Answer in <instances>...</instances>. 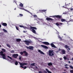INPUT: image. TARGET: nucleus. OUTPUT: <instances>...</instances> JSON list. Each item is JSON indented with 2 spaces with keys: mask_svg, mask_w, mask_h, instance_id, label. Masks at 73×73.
I'll return each mask as SVG.
<instances>
[{
  "mask_svg": "<svg viewBox=\"0 0 73 73\" xmlns=\"http://www.w3.org/2000/svg\"><path fill=\"white\" fill-rule=\"evenodd\" d=\"M48 54L49 56H51V57H52L54 55V52L53 50H50L48 51Z\"/></svg>",
  "mask_w": 73,
  "mask_h": 73,
  "instance_id": "1",
  "label": "nucleus"
},
{
  "mask_svg": "<svg viewBox=\"0 0 73 73\" xmlns=\"http://www.w3.org/2000/svg\"><path fill=\"white\" fill-rule=\"evenodd\" d=\"M19 64H20V65H21L20 67H21V68H23L25 69L27 68V67L25 66V67H24L23 66H24V65H27V63H19Z\"/></svg>",
  "mask_w": 73,
  "mask_h": 73,
  "instance_id": "2",
  "label": "nucleus"
},
{
  "mask_svg": "<svg viewBox=\"0 0 73 73\" xmlns=\"http://www.w3.org/2000/svg\"><path fill=\"white\" fill-rule=\"evenodd\" d=\"M3 52L2 51H1L0 52V54H1V55L2 56V58L3 59H5V60L6 59V58L5 57V54H3Z\"/></svg>",
  "mask_w": 73,
  "mask_h": 73,
  "instance_id": "3",
  "label": "nucleus"
},
{
  "mask_svg": "<svg viewBox=\"0 0 73 73\" xmlns=\"http://www.w3.org/2000/svg\"><path fill=\"white\" fill-rule=\"evenodd\" d=\"M25 42V44L27 45H29V44H31V43H33V42L32 41H27L25 40L24 41Z\"/></svg>",
  "mask_w": 73,
  "mask_h": 73,
  "instance_id": "4",
  "label": "nucleus"
},
{
  "mask_svg": "<svg viewBox=\"0 0 73 73\" xmlns=\"http://www.w3.org/2000/svg\"><path fill=\"white\" fill-rule=\"evenodd\" d=\"M52 17H56L59 19H62V16L60 15H54Z\"/></svg>",
  "mask_w": 73,
  "mask_h": 73,
  "instance_id": "5",
  "label": "nucleus"
},
{
  "mask_svg": "<svg viewBox=\"0 0 73 73\" xmlns=\"http://www.w3.org/2000/svg\"><path fill=\"white\" fill-rule=\"evenodd\" d=\"M12 56L14 58H17L19 56V54H14Z\"/></svg>",
  "mask_w": 73,
  "mask_h": 73,
  "instance_id": "6",
  "label": "nucleus"
},
{
  "mask_svg": "<svg viewBox=\"0 0 73 73\" xmlns=\"http://www.w3.org/2000/svg\"><path fill=\"white\" fill-rule=\"evenodd\" d=\"M30 30H32V29H37V28L35 27H33L32 26H30Z\"/></svg>",
  "mask_w": 73,
  "mask_h": 73,
  "instance_id": "7",
  "label": "nucleus"
},
{
  "mask_svg": "<svg viewBox=\"0 0 73 73\" xmlns=\"http://www.w3.org/2000/svg\"><path fill=\"white\" fill-rule=\"evenodd\" d=\"M29 47L27 46L26 48H27V49H29L31 50H33V46H29Z\"/></svg>",
  "mask_w": 73,
  "mask_h": 73,
  "instance_id": "8",
  "label": "nucleus"
},
{
  "mask_svg": "<svg viewBox=\"0 0 73 73\" xmlns=\"http://www.w3.org/2000/svg\"><path fill=\"white\" fill-rule=\"evenodd\" d=\"M50 45L51 46V47H52V48H57V47H56V46H55L54 44H53V43H51L50 44Z\"/></svg>",
  "mask_w": 73,
  "mask_h": 73,
  "instance_id": "9",
  "label": "nucleus"
},
{
  "mask_svg": "<svg viewBox=\"0 0 73 73\" xmlns=\"http://www.w3.org/2000/svg\"><path fill=\"white\" fill-rule=\"evenodd\" d=\"M46 20H47V21H50H50H53V20H53V19L50 17L46 18Z\"/></svg>",
  "mask_w": 73,
  "mask_h": 73,
  "instance_id": "10",
  "label": "nucleus"
},
{
  "mask_svg": "<svg viewBox=\"0 0 73 73\" xmlns=\"http://www.w3.org/2000/svg\"><path fill=\"white\" fill-rule=\"evenodd\" d=\"M62 24H63V23L60 22L59 23H56V25L57 26H60L61 25H62Z\"/></svg>",
  "mask_w": 73,
  "mask_h": 73,
  "instance_id": "11",
  "label": "nucleus"
},
{
  "mask_svg": "<svg viewBox=\"0 0 73 73\" xmlns=\"http://www.w3.org/2000/svg\"><path fill=\"white\" fill-rule=\"evenodd\" d=\"M42 43H43V44H45V45H50V44L49 43V42H43Z\"/></svg>",
  "mask_w": 73,
  "mask_h": 73,
  "instance_id": "12",
  "label": "nucleus"
},
{
  "mask_svg": "<svg viewBox=\"0 0 73 73\" xmlns=\"http://www.w3.org/2000/svg\"><path fill=\"white\" fill-rule=\"evenodd\" d=\"M41 46L43 47V48H44L45 49H48V46L44 45H41Z\"/></svg>",
  "mask_w": 73,
  "mask_h": 73,
  "instance_id": "13",
  "label": "nucleus"
},
{
  "mask_svg": "<svg viewBox=\"0 0 73 73\" xmlns=\"http://www.w3.org/2000/svg\"><path fill=\"white\" fill-rule=\"evenodd\" d=\"M23 52L24 53H25V56H28V53H27V51H23Z\"/></svg>",
  "mask_w": 73,
  "mask_h": 73,
  "instance_id": "14",
  "label": "nucleus"
},
{
  "mask_svg": "<svg viewBox=\"0 0 73 73\" xmlns=\"http://www.w3.org/2000/svg\"><path fill=\"white\" fill-rule=\"evenodd\" d=\"M62 53L63 54H65V53H66V52L65 51V50H62L61 51Z\"/></svg>",
  "mask_w": 73,
  "mask_h": 73,
  "instance_id": "15",
  "label": "nucleus"
},
{
  "mask_svg": "<svg viewBox=\"0 0 73 73\" xmlns=\"http://www.w3.org/2000/svg\"><path fill=\"white\" fill-rule=\"evenodd\" d=\"M2 25L4 27H7V24L6 23H3L2 24Z\"/></svg>",
  "mask_w": 73,
  "mask_h": 73,
  "instance_id": "16",
  "label": "nucleus"
},
{
  "mask_svg": "<svg viewBox=\"0 0 73 73\" xmlns=\"http://www.w3.org/2000/svg\"><path fill=\"white\" fill-rule=\"evenodd\" d=\"M32 31L33 33H35V34H36V31L34 29H31V30H30Z\"/></svg>",
  "mask_w": 73,
  "mask_h": 73,
  "instance_id": "17",
  "label": "nucleus"
},
{
  "mask_svg": "<svg viewBox=\"0 0 73 73\" xmlns=\"http://www.w3.org/2000/svg\"><path fill=\"white\" fill-rule=\"evenodd\" d=\"M21 39L20 38H17L16 39V41H17V42H20L21 41Z\"/></svg>",
  "mask_w": 73,
  "mask_h": 73,
  "instance_id": "18",
  "label": "nucleus"
},
{
  "mask_svg": "<svg viewBox=\"0 0 73 73\" xmlns=\"http://www.w3.org/2000/svg\"><path fill=\"white\" fill-rule=\"evenodd\" d=\"M48 66H52V65H53V64H52V63L51 62L48 63Z\"/></svg>",
  "mask_w": 73,
  "mask_h": 73,
  "instance_id": "19",
  "label": "nucleus"
},
{
  "mask_svg": "<svg viewBox=\"0 0 73 73\" xmlns=\"http://www.w3.org/2000/svg\"><path fill=\"white\" fill-rule=\"evenodd\" d=\"M38 51L39 52V53H40L41 54H44V53L43 52L41 51V50H38Z\"/></svg>",
  "mask_w": 73,
  "mask_h": 73,
  "instance_id": "20",
  "label": "nucleus"
},
{
  "mask_svg": "<svg viewBox=\"0 0 73 73\" xmlns=\"http://www.w3.org/2000/svg\"><path fill=\"white\" fill-rule=\"evenodd\" d=\"M61 21H62V22H64L65 21H66V20L64 19H61Z\"/></svg>",
  "mask_w": 73,
  "mask_h": 73,
  "instance_id": "21",
  "label": "nucleus"
},
{
  "mask_svg": "<svg viewBox=\"0 0 73 73\" xmlns=\"http://www.w3.org/2000/svg\"><path fill=\"white\" fill-rule=\"evenodd\" d=\"M43 12H46V10H39V12H40V13Z\"/></svg>",
  "mask_w": 73,
  "mask_h": 73,
  "instance_id": "22",
  "label": "nucleus"
},
{
  "mask_svg": "<svg viewBox=\"0 0 73 73\" xmlns=\"http://www.w3.org/2000/svg\"><path fill=\"white\" fill-rule=\"evenodd\" d=\"M24 5L23 4V3H20L19 4V6L21 7H23V6Z\"/></svg>",
  "mask_w": 73,
  "mask_h": 73,
  "instance_id": "23",
  "label": "nucleus"
},
{
  "mask_svg": "<svg viewBox=\"0 0 73 73\" xmlns=\"http://www.w3.org/2000/svg\"><path fill=\"white\" fill-rule=\"evenodd\" d=\"M25 11H26L27 12H28L29 13L31 14V15H32V13H31L30 12H29L28 10L26 9H24Z\"/></svg>",
  "mask_w": 73,
  "mask_h": 73,
  "instance_id": "24",
  "label": "nucleus"
},
{
  "mask_svg": "<svg viewBox=\"0 0 73 73\" xmlns=\"http://www.w3.org/2000/svg\"><path fill=\"white\" fill-rule=\"evenodd\" d=\"M46 70L47 71V72H48V73H52V72H51L49 71V70H48V69L46 68Z\"/></svg>",
  "mask_w": 73,
  "mask_h": 73,
  "instance_id": "25",
  "label": "nucleus"
},
{
  "mask_svg": "<svg viewBox=\"0 0 73 73\" xmlns=\"http://www.w3.org/2000/svg\"><path fill=\"white\" fill-rule=\"evenodd\" d=\"M64 47L65 48H66V49H67V48H69V46H68V45H65Z\"/></svg>",
  "mask_w": 73,
  "mask_h": 73,
  "instance_id": "26",
  "label": "nucleus"
},
{
  "mask_svg": "<svg viewBox=\"0 0 73 73\" xmlns=\"http://www.w3.org/2000/svg\"><path fill=\"white\" fill-rule=\"evenodd\" d=\"M35 63H32L31 64V66H36V65H35Z\"/></svg>",
  "mask_w": 73,
  "mask_h": 73,
  "instance_id": "27",
  "label": "nucleus"
},
{
  "mask_svg": "<svg viewBox=\"0 0 73 73\" xmlns=\"http://www.w3.org/2000/svg\"><path fill=\"white\" fill-rule=\"evenodd\" d=\"M7 57H8V58H9L10 59V60H12V57H11L9 56H7Z\"/></svg>",
  "mask_w": 73,
  "mask_h": 73,
  "instance_id": "28",
  "label": "nucleus"
},
{
  "mask_svg": "<svg viewBox=\"0 0 73 73\" xmlns=\"http://www.w3.org/2000/svg\"><path fill=\"white\" fill-rule=\"evenodd\" d=\"M3 31H4V32H5L6 33H7V30H6L5 29H3Z\"/></svg>",
  "mask_w": 73,
  "mask_h": 73,
  "instance_id": "29",
  "label": "nucleus"
},
{
  "mask_svg": "<svg viewBox=\"0 0 73 73\" xmlns=\"http://www.w3.org/2000/svg\"><path fill=\"white\" fill-rule=\"evenodd\" d=\"M64 58L65 60H66L67 59V57L66 56H64Z\"/></svg>",
  "mask_w": 73,
  "mask_h": 73,
  "instance_id": "30",
  "label": "nucleus"
},
{
  "mask_svg": "<svg viewBox=\"0 0 73 73\" xmlns=\"http://www.w3.org/2000/svg\"><path fill=\"white\" fill-rule=\"evenodd\" d=\"M15 65H18V62H17V61H16L15 63Z\"/></svg>",
  "mask_w": 73,
  "mask_h": 73,
  "instance_id": "31",
  "label": "nucleus"
},
{
  "mask_svg": "<svg viewBox=\"0 0 73 73\" xmlns=\"http://www.w3.org/2000/svg\"><path fill=\"white\" fill-rule=\"evenodd\" d=\"M11 52L12 53H15V51L14 50H12L11 51Z\"/></svg>",
  "mask_w": 73,
  "mask_h": 73,
  "instance_id": "32",
  "label": "nucleus"
},
{
  "mask_svg": "<svg viewBox=\"0 0 73 73\" xmlns=\"http://www.w3.org/2000/svg\"><path fill=\"white\" fill-rule=\"evenodd\" d=\"M19 60H21V56H19Z\"/></svg>",
  "mask_w": 73,
  "mask_h": 73,
  "instance_id": "33",
  "label": "nucleus"
},
{
  "mask_svg": "<svg viewBox=\"0 0 73 73\" xmlns=\"http://www.w3.org/2000/svg\"><path fill=\"white\" fill-rule=\"evenodd\" d=\"M20 27H21V28H25V27H24V26H23V25H20L19 26Z\"/></svg>",
  "mask_w": 73,
  "mask_h": 73,
  "instance_id": "34",
  "label": "nucleus"
},
{
  "mask_svg": "<svg viewBox=\"0 0 73 73\" xmlns=\"http://www.w3.org/2000/svg\"><path fill=\"white\" fill-rule=\"evenodd\" d=\"M15 27H16L17 30V31H19V29L18 27H17V26H15Z\"/></svg>",
  "mask_w": 73,
  "mask_h": 73,
  "instance_id": "35",
  "label": "nucleus"
},
{
  "mask_svg": "<svg viewBox=\"0 0 73 73\" xmlns=\"http://www.w3.org/2000/svg\"><path fill=\"white\" fill-rule=\"evenodd\" d=\"M2 50L4 52H5V49H4V48H2Z\"/></svg>",
  "mask_w": 73,
  "mask_h": 73,
  "instance_id": "36",
  "label": "nucleus"
},
{
  "mask_svg": "<svg viewBox=\"0 0 73 73\" xmlns=\"http://www.w3.org/2000/svg\"><path fill=\"white\" fill-rule=\"evenodd\" d=\"M69 66L71 69H73V67L72 66L70 65Z\"/></svg>",
  "mask_w": 73,
  "mask_h": 73,
  "instance_id": "37",
  "label": "nucleus"
},
{
  "mask_svg": "<svg viewBox=\"0 0 73 73\" xmlns=\"http://www.w3.org/2000/svg\"><path fill=\"white\" fill-rule=\"evenodd\" d=\"M6 45L8 47H9V48H11V46H10L9 44H7Z\"/></svg>",
  "mask_w": 73,
  "mask_h": 73,
  "instance_id": "38",
  "label": "nucleus"
},
{
  "mask_svg": "<svg viewBox=\"0 0 73 73\" xmlns=\"http://www.w3.org/2000/svg\"><path fill=\"white\" fill-rule=\"evenodd\" d=\"M24 54V52H20V54H21V55H23V54Z\"/></svg>",
  "mask_w": 73,
  "mask_h": 73,
  "instance_id": "39",
  "label": "nucleus"
},
{
  "mask_svg": "<svg viewBox=\"0 0 73 73\" xmlns=\"http://www.w3.org/2000/svg\"><path fill=\"white\" fill-rule=\"evenodd\" d=\"M19 15H20L19 16H20L21 17H22V16H23V15L21 14H19Z\"/></svg>",
  "mask_w": 73,
  "mask_h": 73,
  "instance_id": "40",
  "label": "nucleus"
},
{
  "mask_svg": "<svg viewBox=\"0 0 73 73\" xmlns=\"http://www.w3.org/2000/svg\"><path fill=\"white\" fill-rule=\"evenodd\" d=\"M33 16V17H37V16L36 15H34Z\"/></svg>",
  "mask_w": 73,
  "mask_h": 73,
  "instance_id": "41",
  "label": "nucleus"
},
{
  "mask_svg": "<svg viewBox=\"0 0 73 73\" xmlns=\"http://www.w3.org/2000/svg\"><path fill=\"white\" fill-rule=\"evenodd\" d=\"M63 8H66V9H68V10L69 9H68V8L67 7H64V6H63Z\"/></svg>",
  "mask_w": 73,
  "mask_h": 73,
  "instance_id": "42",
  "label": "nucleus"
},
{
  "mask_svg": "<svg viewBox=\"0 0 73 73\" xmlns=\"http://www.w3.org/2000/svg\"><path fill=\"white\" fill-rule=\"evenodd\" d=\"M70 72L71 73H73V70H70Z\"/></svg>",
  "mask_w": 73,
  "mask_h": 73,
  "instance_id": "43",
  "label": "nucleus"
},
{
  "mask_svg": "<svg viewBox=\"0 0 73 73\" xmlns=\"http://www.w3.org/2000/svg\"><path fill=\"white\" fill-rule=\"evenodd\" d=\"M60 60H62V58H60Z\"/></svg>",
  "mask_w": 73,
  "mask_h": 73,
  "instance_id": "44",
  "label": "nucleus"
},
{
  "mask_svg": "<svg viewBox=\"0 0 73 73\" xmlns=\"http://www.w3.org/2000/svg\"><path fill=\"white\" fill-rule=\"evenodd\" d=\"M70 9L71 11H73V8Z\"/></svg>",
  "mask_w": 73,
  "mask_h": 73,
  "instance_id": "45",
  "label": "nucleus"
},
{
  "mask_svg": "<svg viewBox=\"0 0 73 73\" xmlns=\"http://www.w3.org/2000/svg\"><path fill=\"white\" fill-rule=\"evenodd\" d=\"M39 73H42V72L41 71H39Z\"/></svg>",
  "mask_w": 73,
  "mask_h": 73,
  "instance_id": "46",
  "label": "nucleus"
},
{
  "mask_svg": "<svg viewBox=\"0 0 73 73\" xmlns=\"http://www.w3.org/2000/svg\"><path fill=\"white\" fill-rule=\"evenodd\" d=\"M68 64L64 65L65 66H68Z\"/></svg>",
  "mask_w": 73,
  "mask_h": 73,
  "instance_id": "47",
  "label": "nucleus"
},
{
  "mask_svg": "<svg viewBox=\"0 0 73 73\" xmlns=\"http://www.w3.org/2000/svg\"><path fill=\"white\" fill-rule=\"evenodd\" d=\"M65 68H66V69H68V67H65Z\"/></svg>",
  "mask_w": 73,
  "mask_h": 73,
  "instance_id": "48",
  "label": "nucleus"
},
{
  "mask_svg": "<svg viewBox=\"0 0 73 73\" xmlns=\"http://www.w3.org/2000/svg\"><path fill=\"white\" fill-rule=\"evenodd\" d=\"M68 50H70V49L69 48H68Z\"/></svg>",
  "mask_w": 73,
  "mask_h": 73,
  "instance_id": "49",
  "label": "nucleus"
},
{
  "mask_svg": "<svg viewBox=\"0 0 73 73\" xmlns=\"http://www.w3.org/2000/svg\"><path fill=\"white\" fill-rule=\"evenodd\" d=\"M44 73H47V72L46 71H44Z\"/></svg>",
  "mask_w": 73,
  "mask_h": 73,
  "instance_id": "50",
  "label": "nucleus"
},
{
  "mask_svg": "<svg viewBox=\"0 0 73 73\" xmlns=\"http://www.w3.org/2000/svg\"><path fill=\"white\" fill-rule=\"evenodd\" d=\"M36 69H38V67L37 66H35Z\"/></svg>",
  "mask_w": 73,
  "mask_h": 73,
  "instance_id": "51",
  "label": "nucleus"
},
{
  "mask_svg": "<svg viewBox=\"0 0 73 73\" xmlns=\"http://www.w3.org/2000/svg\"><path fill=\"white\" fill-rule=\"evenodd\" d=\"M15 3H16V2L15 1H14L13 2V3H15Z\"/></svg>",
  "mask_w": 73,
  "mask_h": 73,
  "instance_id": "52",
  "label": "nucleus"
},
{
  "mask_svg": "<svg viewBox=\"0 0 73 73\" xmlns=\"http://www.w3.org/2000/svg\"><path fill=\"white\" fill-rule=\"evenodd\" d=\"M61 50V49L59 48V51H60V50Z\"/></svg>",
  "mask_w": 73,
  "mask_h": 73,
  "instance_id": "53",
  "label": "nucleus"
},
{
  "mask_svg": "<svg viewBox=\"0 0 73 73\" xmlns=\"http://www.w3.org/2000/svg\"><path fill=\"white\" fill-rule=\"evenodd\" d=\"M20 9H23V8H20Z\"/></svg>",
  "mask_w": 73,
  "mask_h": 73,
  "instance_id": "54",
  "label": "nucleus"
},
{
  "mask_svg": "<svg viewBox=\"0 0 73 73\" xmlns=\"http://www.w3.org/2000/svg\"><path fill=\"white\" fill-rule=\"evenodd\" d=\"M68 62V63H70V61H69Z\"/></svg>",
  "mask_w": 73,
  "mask_h": 73,
  "instance_id": "55",
  "label": "nucleus"
},
{
  "mask_svg": "<svg viewBox=\"0 0 73 73\" xmlns=\"http://www.w3.org/2000/svg\"><path fill=\"white\" fill-rule=\"evenodd\" d=\"M1 25H0V28H1Z\"/></svg>",
  "mask_w": 73,
  "mask_h": 73,
  "instance_id": "56",
  "label": "nucleus"
},
{
  "mask_svg": "<svg viewBox=\"0 0 73 73\" xmlns=\"http://www.w3.org/2000/svg\"><path fill=\"white\" fill-rule=\"evenodd\" d=\"M14 10H16V8H15L14 9Z\"/></svg>",
  "mask_w": 73,
  "mask_h": 73,
  "instance_id": "57",
  "label": "nucleus"
},
{
  "mask_svg": "<svg viewBox=\"0 0 73 73\" xmlns=\"http://www.w3.org/2000/svg\"><path fill=\"white\" fill-rule=\"evenodd\" d=\"M23 32H24V33H25V31H24Z\"/></svg>",
  "mask_w": 73,
  "mask_h": 73,
  "instance_id": "58",
  "label": "nucleus"
},
{
  "mask_svg": "<svg viewBox=\"0 0 73 73\" xmlns=\"http://www.w3.org/2000/svg\"><path fill=\"white\" fill-rule=\"evenodd\" d=\"M63 14H65V13H63Z\"/></svg>",
  "mask_w": 73,
  "mask_h": 73,
  "instance_id": "59",
  "label": "nucleus"
},
{
  "mask_svg": "<svg viewBox=\"0 0 73 73\" xmlns=\"http://www.w3.org/2000/svg\"><path fill=\"white\" fill-rule=\"evenodd\" d=\"M20 15H19L18 16H17V17H20Z\"/></svg>",
  "mask_w": 73,
  "mask_h": 73,
  "instance_id": "60",
  "label": "nucleus"
},
{
  "mask_svg": "<svg viewBox=\"0 0 73 73\" xmlns=\"http://www.w3.org/2000/svg\"><path fill=\"white\" fill-rule=\"evenodd\" d=\"M0 47H1V45H0Z\"/></svg>",
  "mask_w": 73,
  "mask_h": 73,
  "instance_id": "61",
  "label": "nucleus"
},
{
  "mask_svg": "<svg viewBox=\"0 0 73 73\" xmlns=\"http://www.w3.org/2000/svg\"><path fill=\"white\" fill-rule=\"evenodd\" d=\"M64 73H66V72H64Z\"/></svg>",
  "mask_w": 73,
  "mask_h": 73,
  "instance_id": "62",
  "label": "nucleus"
}]
</instances>
